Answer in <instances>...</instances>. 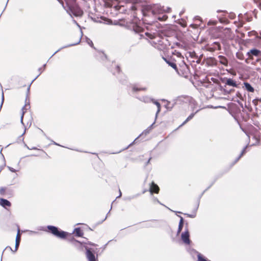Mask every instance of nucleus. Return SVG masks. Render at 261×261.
<instances>
[{
  "label": "nucleus",
  "mask_w": 261,
  "mask_h": 261,
  "mask_svg": "<svg viewBox=\"0 0 261 261\" xmlns=\"http://www.w3.org/2000/svg\"><path fill=\"white\" fill-rule=\"evenodd\" d=\"M190 105H191L193 110L197 108H199L195 113H192L190 116L188 117V118L182 122V123L179 125V127L184 125L186 124L189 121L191 120L194 116L196 113H197L200 110L205 109V108H213V109H218V108H222V109H226L225 107L222 106H213L212 105H207L206 106H202L201 104L199 103V102L196 101L195 99H190L189 100Z\"/></svg>",
  "instance_id": "1"
},
{
  "label": "nucleus",
  "mask_w": 261,
  "mask_h": 261,
  "mask_svg": "<svg viewBox=\"0 0 261 261\" xmlns=\"http://www.w3.org/2000/svg\"><path fill=\"white\" fill-rule=\"evenodd\" d=\"M37 229L39 231H46L51 233L53 236L61 239H65L69 235V233L61 230L59 227L53 225H47V226H38Z\"/></svg>",
  "instance_id": "2"
},
{
  "label": "nucleus",
  "mask_w": 261,
  "mask_h": 261,
  "mask_svg": "<svg viewBox=\"0 0 261 261\" xmlns=\"http://www.w3.org/2000/svg\"><path fill=\"white\" fill-rule=\"evenodd\" d=\"M246 99H237L236 101L237 103L242 108H243L244 102L245 103V107L248 109L249 111H251L253 109V106L255 108L258 103V101H261V99H248V101L247 102Z\"/></svg>",
  "instance_id": "3"
},
{
  "label": "nucleus",
  "mask_w": 261,
  "mask_h": 261,
  "mask_svg": "<svg viewBox=\"0 0 261 261\" xmlns=\"http://www.w3.org/2000/svg\"><path fill=\"white\" fill-rule=\"evenodd\" d=\"M176 71L184 77H188L190 73V69L189 66L185 62L184 59L181 62L180 61V63L177 66V71Z\"/></svg>",
  "instance_id": "4"
},
{
  "label": "nucleus",
  "mask_w": 261,
  "mask_h": 261,
  "mask_svg": "<svg viewBox=\"0 0 261 261\" xmlns=\"http://www.w3.org/2000/svg\"><path fill=\"white\" fill-rule=\"evenodd\" d=\"M215 181H216V179L214 180V181L213 182H212V183L199 195V196L198 198L197 204L196 207H195V210L193 211L192 214H187V213H184L183 214L184 215H186V216H187V217H188L189 218H194L196 216V212L198 208L201 198L202 197V196H203L204 193L213 185V184L215 183Z\"/></svg>",
  "instance_id": "5"
},
{
  "label": "nucleus",
  "mask_w": 261,
  "mask_h": 261,
  "mask_svg": "<svg viewBox=\"0 0 261 261\" xmlns=\"http://www.w3.org/2000/svg\"><path fill=\"white\" fill-rule=\"evenodd\" d=\"M204 49L206 51L214 52L216 50H220L221 49V46L219 42H214L212 44H206L204 46Z\"/></svg>",
  "instance_id": "6"
},
{
  "label": "nucleus",
  "mask_w": 261,
  "mask_h": 261,
  "mask_svg": "<svg viewBox=\"0 0 261 261\" xmlns=\"http://www.w3.org/2000/svg\"><path fill=\"white\" fill-rule=\"evenodd\" d=\"M181 239L183 243L186 245H190L191 241L190 239V232L188 229V223H186V228L184 232L181 233Z\"/></svg>",
  "instance_id": "7"
},
{
  "label": "nucleus",
  "mask_w": 261,
  "mask_h": 261,
  "mask_svg": "<svg viewBox=\"0 0 261 261\" xmlns=\"http://www.w3.org/2000/svg\"><path fill=\"white\" fill-rule=\"evenodd\" d=\"M220 81L225 85L231 86L233 87L239 88V84H237V82L232 79L227 77H221Z\"/></svg>",
  "instance_id": "8"
},
{
  "label": "nucleus",
  "mask_w": 261,
  "mask_h": 261,
  "mask_svg": "<svg viewBox=\"0 0 261 261\" xmlns=\"http://www.w3.org/2000/svg\"><path fill=\"white\" fill-rule=\"evenodd\" d=\"M174 64L178 66L180 63V61L181 62L184 59V57L179 52L173 53V55L170 57Z\"/></svg>",
  "instance_id": "9"
},
{
  "label": "nucleus",
  "mask_w": 261,
  "mask_h": 261,
  "mask_svg": "<svg viewBox=\"0 0 261 261\" xmlns=\"http://www.w3.org/2000/svg\"><path fill=\"white\" fill-rule=\"evenodd\" d=\"M69 8L72 13L75 16H81L83 14V10L76 4L70 6Z\"/></svg>",
  "instance_id": "10"
},
{
  "label": "nucleus",
  "mask_w": 261,
  "mask_h": 261,
  "mask_svg": "<svg viewBox=\"0 0 261 261\" xmlns=\"http://www.w3.org/2000/svg\"><path fill=\"white\" fill-rule=\"evenodd\" d=\"M162 105L167 109V110H171L174 105L176 103V99H172L169 101L166 99H162Z\"/></svg>",
  "instance_id": "11"
},
{
  "label": "nucleus",
  "mask_w": 261,
  "mask_h": 261,
  "mask_svg": "<svg viewBox=\"0 0 261 261\" xmlns=\"http://www.w3.org/2000/svg\"><path fill=\"white\" fill-rule=\"evenodd\" d=\"M248 59L246 60V62L248 63V59L253 60V56L259 57L261 56V51L257 49H253L247 53Z\"/></svg>",
  "instance_id": "12"
},
{
  "label": "nucleus",
  "mask_w": 261,
  "mask_h": 261,
  "mask_svg": "<svg viewBox=\"0 0 261 261\" xmlns=\"http://www.w3.org/2000/svg\"><path fill=\"white\" fill-rule=\"evenodd\" d=\"M86 250V254L88 261H97L94 253L91 251V249L85 247Z\"/></svg>",
  "instance_id": "13"
},
{
  "label": "nucleus",
  "mask_w": 261,
  "mask_h": 261,
  "mask_svg": "<svg viewBox=\"0 0 261 261\" xmlns=\"http://www.w3.org/2000/svg\"><path fill=\"white\" fill-rule=\"evenodd\" d=\"M30 99H25V105L22 108V114L21 116V123L23 124V117L24 114L25 113L27 110H29L30 108Z\"/></svg>",
  "instance_id": "14"
},
{
  "label": "nucleus",
  "mask_w": 261,
  "mask_h": 261,
  "mask_svg": "<svg viewBox=\"0 0 261 261\" xmlns=\"http://www.w3.org/2000/svg\"><path fill=\"white\" fill-rule=\"evenodd\" d=\"M154 123L155 121L152 124H151L149 127H148L145 130H144L137 138H136L134 142L137 141L139 138H141L142 136H146L148 134H149L150 130L152 129Z\"/></svg>",
  "instance_id": "15"
},
{
  "label": "nucleus",
  "mask_w": 261,
  "mask_h": 261,
  "mask_svg": "<svg viewBox=\"0 0 261 261\" xmlns=\"http://www.w3.org/2000/svg\"><path fill=\"white\" fill-rule=\"evenodd\" d=\"M144 99L143 101L144 102H148V101L149 100V101H151L152 102H153L157 106L158 110H157V111H156V114H155V119H156L158 116V114L161 111V104L160 103V102L159 101L154 100V99Z\"/></svg>",
  "instance_id": "16"
},
{
  "label": "nucleus",
  "mask_w": 261,
  "mask_h": 261,
  "mask_svg": "<svg viewBox=\"0 0 261 261\" xmlns=\"http://www.w3.org/2000/svg\"><path fill=\"white\" fill-rule=\"evenodd\" d=\"M20 241H21V236L20 234V229L18 228V230H17V234L16 237L15 246V249L14 251V252H16L18 250L20 243Z\"/></svg>",
  "instance_id": "17"
},
{
  "label": "nucleus",
  "mask_w": 261,
  "mask_h": 261,
  "mask_svg": "<svg viewBox=\"0 0 261 261\" xmlns=\"http://www.w3.org/2000/svg\"><path fill=\"white\" fill-rule=\"evenodd\" d=\"M160 191V188L159 186L155 184L154 182H152L150 184L149 192L152 194L153 193H158Z\"/></svg>",
  "instance_id": "18"
},
{
  "label": "nucleus",
  "mask_w": 261,
  "mask_h": 261,
  "mask_svg": "<svg viewBox=\"0 0 261 261\" xmlns=\"http://www.w3.org/2000/svg\"><path fill=\"white\" fill-rule=\"evenodd\" d=\"M0 205L5 208L11 206V203L7 199L3 198H0Z\"/></svg>",
  "instance_id": "19"
},
{
  "label": "nucleus",
  "mask_w": 261,
  "mask_h": 261,
  "mask_svg": "<svg viewBox=\"0 0 261 261\" xmlns=\"http://www.w3.org/2000/svg\"><path fill=\"white\" fill-rule=\"evenodd\" d=\"M156 221L155 220H152L149 221H147L144 222L141 227L142 228H150V227H154V222Z\"/></svg>",
  "instance_id": "20"
},
{
  "label": "nucleus",
  "mask_w": 261,
  "mask_h": 261,
  "mask_svg": "<svg viewBox=\"0 0 261 261\" xmlns=\"http://www.w3.org/2000/svg\"><path fill=\"white\" fill-rule=\"evenodd\" d=\"M163 60L172 68H173L175 71H177V66L174 63L171 61V59L169 58H166L163 57Z\"/></svg>",
  "instance_id": "21"
},
{
  "label": "nucleus",
  "mask_w": 261,
  "mask_h": 261,
  "mask_svg": "<svg viewBox=\"0 0 261 261\" xmlns=\"http://www.w3.org/2000/svg\"><path fill=\"white\" fill-rule=\"evenodd\" d=\"M224 34L226 39L231 40L233 39V36L232 35V32L230 29L228 28L224 29Z\"/></svg>",
  "instance_id": "22"
},
{
  "label": "nucleus",
  "mask_w": 261,
  "mask_h": 261,
  "mask_svg": "<svg viewBox=\"0 0 261 261\" xmlns=\"http://www.w3.org/2000/svg\"><path fill=\"white\" fill-rule=\"evenodd\" d=\"M218 59H219V62L221 64L224 65L225 66H228V60L225 57L220 55V56H218Z\"/></svg>",
  "instance_id": "23"
},
{
  "label": "nucleus",
  "mask_w": 261,
  "mask_h": 261,
  "mask_svg": "<svg viewBox=\"0 0 261 261\" xmlns=\"http://www.w3.org/2000/svg\"><path fill=\"white\" fill-rule=\"evenodd\" d=\"M177 216L180 218V220L179 222L178 229L177 231V234H178L181 231L183 228L184 225V218L181 216L177 215Z\"/></svg>",
  "instance_id": "24"
},
{
  "label": "nucleus",
  "mask_w": 261,
  "mask_h": 261,
  "mask_svg": "<svg viewBox=\"0 0 261 261\" xmlns=\"http://www.w3.org/2000/svg\"><path fill=\"white\" fill-rule=\"evenodd\" d=\"M147 90V87L145 86H140L139 85H135L132 86V90L134 92H138L140 91H145Z\"/></svg>",
  "instance_id": "25"
},
{
  "label": "nucleus",
  "mask_w": 261,
  "mask_h": 261,
  "mask_svg": "<svg viewBox=\"0 0 261 261\" xmlns=\"http://www.w3.org/2000/svg\"><path fill=\"white\" fill-rule=\"evenodd\" d=\"M244 86L243 87V88L247 90L248 92H254V89L253 88V87H252L251 86V85L247 83V82H244Z\"/></svg>",
  "instance_id": "26"
},
{
  "label": "nucleus",
  "mask_w": 261,
  "mask_h": 261,
  "mask_svg": "<svg viewBox=\"0 0 261 261\" xmlns=\"http://www.w3.org/2000/svg\"><path fill=\"white\" fill-rule=\"evenodd\" d=\"M73 233H74L75 236L77 237H81L84 234L82 230L80 227H76L74 228Z\"/></svg>",
  "instance_id": "27"
},
{
  "label": "nucleus",
  "mask_w": 261,
  "mask_h": 261,
  "mask_svg": "<svg viewBox=\"0 0 261 261\" xmlns=\"http://www.w3.org/2000/svg\"><path fill=\"white\" fill-rule=\"evenodd\" d=\"M152 201H153V202H158V203H159L160 204H161V205H162L164 206L165 207H166L167 208H168V210H169L170 211H172V212H174V213L182 214V213H181V212H180L174 211H173V210H171L170 208H169V207H167V206H166V205H165L164 204H163V203H161V202L159 200V199H158L156 197H155L153 196V197H152Z\"/></svg>",
  "instance_id": "28"
},
{
  "label": "nucleus",
  "mask_w": 261,
  "mask_h": 261,
  "mask_svg": "<svg viewBox=\"0 0 261 261\" xmlns=\"http://www.w3.org/2000/svg\"><path fill=\"white\" fill-rule=\"evenodd\" d=\"M12 191L10 189H8L6 187H1L0 188V194L1 195H5L6 193H10Z\"/></svg>",
  "instance_id": "29"
},
{
  "label": "nucleus",
  "mask_w": 261,
  "mask_h": 261,
  "mask_svg": "<svg viewBox=\"0 0 261 261\" xmlns=\"http://www.w3.org/2000/svg\"><path fill=\"white\" fill-rule=\"evenodd\" d=\"M195 252L197 254V261H208L207 258L202 255L201 254L197 251Z\"/></svg>",
  "instance_id": "30"
},
{
  "label": "nucleus",
  "mask_w": 261,
  "mask_h": 261,
  "mask_svg": "<svg viewBox=\"0 0 261 261\" xmlns=\"http://www.w3.org/2000/svg\"><path fill=\"white\" fill-rule=\"evenodd\" d=\"M167 18H168V16L165 14H159V15L157 17V19L160 21H165L167 19Z\"/></svg>",
  "instance_id": "31"
},
{
  "label": "nucleus",
  "mask_w": 261,
  "mask_h": 261,
  "mask_svg": "<svg viewBox=\"0 0 261 261\" xmlns=\"http://www.w3.org/2000/svg\"><path fill=\"white\" fill-rule=\"evenodd\" d=\"M236 57L238 59L241 60H243L245 59L244 54L241 51L237 52L236 54Z\"/></svg>",
  "instance_id": "32"
},
{
  "label": "nucleus",
  "mask_w": 261,
  "mask_h": 261,
  "mask_svg": "<svg viewBox=\"0 0 261 261\" xmlns=\"http://www.w3.org/2000/svg\"><path fill=\"white\" fill-rule=\"evenodd\" d=\"M71 243L73 244L74 246H76L77 244L81 245L82 243L76 240H75L74 238H72L69 240Z\"/></svg>",
  "instance_id": "33"
},
{
  "label": "nucleus",
  "mask_w": 261,
  "mask_h": 261,
  "mask_svg": "<svg viewBox=\"0 0 261 261\" xmlns=\"http://www.w3.org/2000/svg\"><path fill=\"white\" fill-rule=\"evenodd\" d=\"M120 71H121V68H120V66H119L118 65H115L114 70L113 71L114 73H115L116 72L118 73H120Z\"/></svg>",
  "instance_id": "34"
},
{
  "label": "nucleus",
  "mask_w": 261,
  "mask_h": 261,
  "mask_svg": "<svg viewBox=\"0 0 261 261\" xmlns=\"http://www.w3.org/2000/svg\"><path fill=\"white\" fill-rule=\"evenodd\" d=\"M140 194H137L136 195H133V196H128L126 198H125V200H131L132 199H134V198H137L138 196H139Z\"/></svg>",
  "instance_id": "35"
},
{
  "label": "nucleus",
  "mask_w": 261,
  "mask_h": 261,
  "mask_svg": "<svg viewBox=\"0 0 261 261\" xmlns=\"http://www.w3.org/2000/svg\"><path fill=\"white\" fill-rule=\"evenodd\" d=\"M189 55L192 58L198 59V56L196 55V54L194 51L190 52Z\"/></svg>",
  "instance_id": "36"
},
{
  "label": "nucleus",
  "mask_w": 261,
  "mask_h": 261,
  "mask_svg": "<svg viewBox=\"0 0 261 261\" xmlns=\"http://www.w3.org/2000/svg\"><path fill=\"white\" fill-rule=\"evenodd\" d=\"M26 231H28L29 232V235H33V234H39L38 231H33V230H27Z\"/></svg>",
  "instance_id": "37"
},
{
  "label": "nucleus",
  "mask_w": 261,
  "mask_h": 261,
  "mask_svg": "<svg viewBox=\"0 0 261 261\" xmlns=\"http://www.w3.org/2000/svg\"><path fill=\"white\" fill-rule=\"evenodd\" d=\"M228 107L231 109V108H233L234 107H238V106H237V103H229L228 104Z\"/></svg>",
  "instance_id": "38"
},
{
  "label": "nucleus",
  "mask_w": 261,
  "mask_h": 261,
  "mask_svg": "<svg viewBox=\"0 0 261 261\" xmlns=\"http://www.w3.org/2000/svg\"><path fill=\"white\" fill-rule=\"evenodd\" d=\"M145 35L147 37H148V38H149L150 39H153V38H155L154 34H152L149 33H145Z\"/></svg>",
  "instance_id": "39"
},
{
  "label": "nucleus",
  "mask_w": 261,
  "mask_h": 261,
  "mask_svg": "<svg viewBox=\"0 0 261 261\" xmlns=\"http://www.w3.org/2000/svg\"><path fill=\"white\" fill-rule=\"evenodd\" d=\"M242 156H241L240 155L239 156H238L236 159V160L234 161V162L231 164V167L233 166L235 164H236L238 161L239 160L241 159Z\"/></svg>",
  "instance_id": "40"
},
{
  "label": "nucleus",
  "mask_w": 261,
  "mask_h": 261,
  "mask_svg": "<svg viewBox=\"0 0 261 261\" xmlns=\"http://www.w3.org/2000/svg\"><path fill=\"white\" fill-rule=\"evenodd\" d=\"M246 148H247V146L243 148V149L242 150V151L241 153H240V155L241 156H242L244 155V154H245V152H246Z\"/></svg>",
  "instance_id": "41"
},
{
  "label": "nucleus",
  "mask_w": 261,
  "mask_h": 261,
  "mask_svg": "<svg viewBox=\"0 0 261 261\" xmlns=\"http://www.w3.org/2000/svg\"><path fill=\"white\" fill-rule=\"evenodd\" d=\"M8 168L12 172H16V170L15 169L13 168L12 167L8 166Z\"/></svg>",
  "instance_id": "42"
},
{
  "label": "nucleus",
  "mask_w": 261,
  "mask_h": 261,
  "mask_svg": "<svg viewBox=\"0 0 261 261\" xmlns=\"http://www.w3.org/2000/svg\"><path fill=\"white\" fill-rule=\"evenodd\" d=\"M9 249L11 251H12V249L11 247L10 246H7L6 247V248L3 250V253H4V251L6 250V249Z\"/></svg>",
  "instance_id": "43"
},
{
  "label": "nucleus",
  "mask_w": 261,
  "mask_h": 261,
  "mask_svg": "<svg viewBox=\"0 0 261 261\" xmlns=\"http://www.w3.org/2000/svg\"><path fill=\"white\" fill-rule=\"evenodd\" d=\"M152 158L150 157L147 162L145 164V166H147L148 164H149L150 160H151Z\"/></svg>",
  "instance_id": "44"
},
{
  "label": "nucleus",
  "mask_w": 261,
  "mask_h": 261,
  "mask_svg": "<svg viewBox=\"0 0 261 261\" xmlns=\"http://www.w3.org/2000/svg\"><path fill=\"white\" fill-rule=\"evenodd\" d=\"M212 80L215 83H218V80L214 78H212Z\"/></svg>",
  "instance_id": "45"
},
{
  "label": "nucleus",
  "mask_w": 261,
  "mask_h": 261,
  "mask_svg": "<svg viewBox=\"0 0 261 261\" xmlns=\"http://www.w3.org/2000/svg\"><path fill=\"white\" fill-rule=\"evenodd\" d=\"M88 244L91 246H95L96 245V244H95L91 242H88Z\"/></svg>",
  "instance_id": "46"
},
{
  "label": "nucleus",
  "mask_w": 261,
  "mask_h": 261,
  "mask_svg": "<svg viewBox=\"0 0 261 261\" xmlns=\"http://www.w3.org/2000/svg\"><path fill=\"white\" fill-rule=\"evenodd\" d=\"M111 241H109L107 244H106L103 246L102 247V250H105L106 248V246H107L108 244Z\"/></svg>",
  "instance_id": "47"
},
{
  "label": "nucleus",
  "mask_w": 261,
  "mask_h": 261,
  "mask_svg": "<svg viewBox=\"0 0 261 261\" xmlns=\"http://www.w3.org/2000/svg\"><path fill=\"white\" fill-rule=\"evenodd\" d=\"M229 73L234 75H236V72L234 71H229Z\"/></svg>",
  "instance_id": "48"
},
{
  "label": "nucleus",
  "mask_w": 261,
  "mask_h": 261,
  "mask_svg": "<svg viewBox=\"0 0 261 261\" xmlns=\"http://www.w3.org/2000/svg\"><path fill=\"white\" fill-rule=\"evenodd\" d=\"M25 146L28 148L29 149H37V148L35 147H33L32 148H30L27 145H25Z\"/></svg>",
  "instance_id": "49"
},
{
  "label": "nucleus",
  "mask_w": 261,
  "mask_h": 261,
  "mask_svg": "<svg viewBox=\"0 0 261 261\" xmlns=\"http://www.w3.org/2000/svg\"><path fill=\"white\" fill-rule=\"evenodd\" d=\"M51 142L52 143L54 144V145H58V146H61L60 145H59V144H58L57 143H56V142L51 140Z\"/></svg>",
  "instance_id": "50"
},
{
  "label": "nucleus",
  "mask_w": 261,
  "mask_h": 261,
  "mask_svg": "<svg viewBox=\"0 0 261 261\" xmlns=\"http://www.w3.org/2000/svg\"><path fill=\"white\" fill-rule=\"evenodd\" d=\"M6 164H4V166H0V173L1 172L2 170L3 169L4 166H5Z\"/></svg>",
  "instance_id": "51"
},
{
  "label": "nucleus",
  "mask_w": 261,
  "mask_h": 261,
  "mask_svg": "<svg viewBox=\"0 0 261 261\" xmlns=\"http://www.w3.org/2000/svg\"><path fill=\"white\" fill-rule=\"evenodd\" d=\"M119 196H117V198H119V197H120L121 196V194H121V191H120V190H119Z\"/></svg>",
  "instance_id": "52"
},
{
  "label": "nucleus",
  "mask_w": 261,
  "mask_h": 261,
  "mask_svg": "<svg viewBox=\"0 0 261 261\" xmlns=\"http://www.w3.org/2000/svg\"><path fill=\"white\" fill-rule=\"evenodd\" d=\"M237 96H238V97H240V98H242V95H241V94L240 93H239L238 94H237Z\"/></svg>",
  "instance_id": "53"
},
{
  "label": "nucleus",
  "mask_w": 261,
  "mask_h": 261,
  "mask_svg": "<svg viewBox=\"0 0 261 261\" xmlns=\"http://www.w3.org/2000/svg\"><path fill=\"white\" fill-rule=\"evenodd\" d=\"M241 128L246 134H247V132L244 129H243L242 127H241Z\"/></svg>",
  "instance_id": "54"
},
{
  "label": "nucleus",
  "mask_w": 261,
  "mask_h": 261,
  "mask_svg": "<svg viewBox=\"0 0 261 261\" xmlns=\"http://www.w3.org/2000/svg\"><path fill=\"white\" fill-rule=\"evenodd\" d=\"M181 25L183 27H186V23H181Z\"/></svg>",
  "instance_id": "55"
},
{
  "label": "nucleus",
  "mask_w": 261,
  "mask_h": 261,
  "mask_svg": "<svg viewBox=\"0 0 261 261\" xmlns=\"http://www.w3.org/2000/svg\"><path fill=\"white\" fill-rule=\"evenodd\" d=\"M2 149H1V151H0V153L2 154V155L3 156V158L4 159V155L2 154Z\"/></svg>",
  "instance_id": "56"
},
{
  "label": "nucleus",
  "mask_w": 261,
  "mask_h": 261,
  "mask_svg": "<svg viewBox=\"0 0 261 261\" xmlns=\"http://www.w3.org/2000/svg\"><path fill=\"white\" fill-rule=\"evenodd\" d=\"M106 219H107V216H106V217L105 218V219H103V220L100 222V223H102V222H103L105 220H106Z\"/></svg>",
  "instance_id": "57"
},
{
  "label": "nucleus",
  "mask_w": 261,
  "mask_h": 261,
  "mask_svg": "<svg viewBox=\"0 0 261 261\" xmlns=\"http://www.w3.org/2000/svg\"><path fill=\"white\" fill-rule=\"evenodd\" d=\"M211 60L213 62H216V60L214 58H212Z\"/></svg>",
  "instance_id": "58"
},
{
  "label": "nucleus",
  "mask_w": 261,
  "mask_h": 261,
  "mask_svg": "<svg viewBox=\"0 0 261 261\" xmlns=\"http://www.w3.org/2000/svg\"><path fill=\"white\" fill-rule=\"evenodd\" d=\"M258 6L260 8V9H261V3H259Z\"/></svg>",
  "instance_id": "59"
},
{
  "label": "nucleus",
  "mask_w": 261,
  "mask_h": 261,
  "mask_svg": "<svg viewBox=\"0 0 261 261\" xmlns=\"http://www.w3.org/2000/svg\"><path fill=\"white\" fill-rule=\"evenodd\" d=\"M72 150H75V151H80V150H79L78 149H71Z\"/></svg>",
  "instance_id": "60"
},
{
  "label": "nucleus",
  "mask_w": 261,
  "mask_h": 261,
  "mask_svg": "<svg viewBox=\"0 0 261 261\" xmlns=\"http://www.w3.org/2000/svg\"><path fill=\"white\" fill-rule=\"evenodd\" d=\"M25 133V129L24 130V132H23V133L21 135V136H20V137L23 136Z\"/></svg>",
  "instance_id": "61"
},
{
  "label": "nucleus",
  "mask_w": 261,
  "mask_h": 261,
  "mask_svg": "<svg viewBox=\"0 0 261 261\" xmlns=\"http://www.w3.org/2000/svg\"><path fill=\"white\" fill-rule=\"evenodd\" d=\"M30 91V88H27V91L29 92Z\"/></svg>",
  "instance_id": "62"
},
{
  "label": "nucleus",
  "mask_w": 261,
  "mask_h": 261,
  "mask_svg": "<svg viewBox=\"0 0 261 261\" xmlns=\"http://www.w3.org/2000/svg\"><path fill=\"white\" fill-rule=\"evenodd\" d=\"M41 132L44 134V135H45V133L43 132V131L42 130H41Z\"/></svg>",
  "instance_id": "63"
},
{
  "label": "nucleus",
  "mask_w": 261,
  "mask_h": 261,
  "mask_svg": "<svg viewBox=\"0 0 261 261\" xmlns=\"http://www.w3.org/2000/svg\"><path fill=\"white\" fill-rule=\"evenodd\" d=\"M198 99V100L199 101V102H201V99L199 98V99Z\"/></svg>",
  "instance_id": "64"
}]
</instances>
